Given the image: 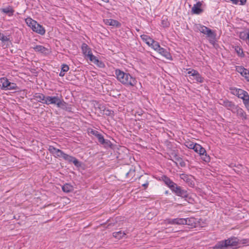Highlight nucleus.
Returning <instances> with one entry per match:
<instances>
[{"label": "nucleus", "mask_w": 249, "mask_h": 249, "mask_svg": "<svg viewBox=\"0 0 249 249\" xmlns=\"http://www.w3.org/2000/svg\"><path fill=\"white\" fill-rule=\"evenodd\" d=\"M115 77L117 80L126 87H135L137 81L135 77L132 76L130 73L116 69L115 71Z\"/></svg>", "instance_id": "nucleus-1"}, {"label": "nucleus", "mask_w": 249, "mask_h": 249, "mask_svg": "<svg viewBox=\"0 0 249 249\" xmlns=\"http://www.w3.org/2000/svg\"><path fill=\"white\" fill-rule=\"evenodd\" d=\"M82 53L85 58L89 59L90 61L100 68H104L105 64L100 61L92 53L91 49L86 43H83L81 47Z\"/></svg>", "instance_id": "nucleus-3"}, {"label": "nucleus", "mask_w": 249, "mask_h": 249, "mask_svg": "<svg viewBox=\"0 0 249 249\" xmlns=\"http://www.w3.org/2000/svg\"><path fill=\"white\" fill-rule=\"evenodd\" d=\"M104 22L107 25H109L116 27H119L121 25V24L119 21L111 18L104 19Z\"/></svg>", "instance_id": "nucleus-22"}, {"label": "nucleus", "mask_w": 249, "mask_h": 249, "mask_svg": "<svg viewBox=\"0 0 249 249\" xmlns=\"http://www.w3.org/2000/svg\"><path fill=\"white\" fill-rule=\"evenodd\" d=\"M187 74L189 75L190 79L195 80L196 82V83H201L203 82V78L197 71L191 69H187Z\"/></svg>", "instance_id": "nucleus-10"}, {"label": "nucleus", "mask_w": 249, "mask_h": 249, "mask_svg": "<svg viewBox=\"0 0 249 249\" xmlns=\"http://www.w3.org/2000/svg\"><path fill=\"white\" fill-rule=\"evenodd\" d=\"M148 184H149V182H148V181H146L145 183H144V184H143L142 185V186L143 187H144V189H146V188H147V187H148Z\"/></svg>", "instance_id": "nucleus-42"}, {"label": "nucleus", "mask_w": 249, "mask_h": 249, "mask_svg": "<svg viewBox=\"0 0 249 249\" xmlns=\"http://www.w3.org/2000/svg\"><path fill=\"white\" fill-rule=\"evenodd\" d=\"M125 235V233L122 231L114 232L113 233V236L118 239L122 238Z\"/></svg>", "instance_id": "nucleus-33"}, {"label": "nucleus", "mask_w": 249, "mask_h": 249, "mask_svg": "<svg viewBox=\"0 0 249 249\" xmlns=\"http://www.w3.org/2000/svg\"><path fill=\"white\" fill-rule=\"evenodd\" d=\"M25 22L33 32L40 35H45L46 30L44 27L38 23L36 21L29 17L25 19Z\"/></svg>", "instance_id": "nucleus-4"}, {"label": "nucleus", "mask_w": 249, "mask_h": 249, "mask_svg": "<svg viewBox=\"0 0 249 249\" xmlns=\"http://www.w3.org/2000/svg\"><path fill=\"white\" fill-rule=\"evenodd\" d=\"M48 150L56 158H62L65 160L69 162H72L77 167L81 166L80 162L75 157L65 153L62 150L57 149L53 146L50 145L48 147Z\"/></svg>", "instance_id": "nucleus-2"}, {"label": "nucleus", "mask_w": 249, "mask_h": 249, "mask_svg": "<svg viewBox=\"0 0 249 249\" xmlns=\"http://www.w3.org/2000/svg\"><path fill=\"white\" fill-rule=\"evenodd\" d=\"M44 104L47 105L56 104L58 107H63L66 103L58 96H46Z\"/></svg>", "instance_id": "nucleus-6"}, {"label": "nucleus", "mask_w": 249, "mask_h": 249, "mask_svg": "<svg viewBox=\"0 0 249 249\" xmlns=\"http://www.w3.org/2000/svg\"><path fill=\"white\" fill-rule=\"evenodd\" d=\"M202 1H198L196 4H194L192 9V11L194 14H200L203 12L201 8Z\"/></svg>", "instance_id": "nucleus-21"}, {"label": "nucleus", "mask_w": 249, "mask_h": 249, "mask_svg": "<svg viewBox=\"0 0 249 249\" xmlns=\"http://www.w3.org/2000/svg\"><path fill=\"white\" fill-rule=\"evenodd\" d=\"M35 99L38 102L44 104L46 96L42 93H36L34 95Z\"/></svg>", "instance_id": "nucleus-28"}, {"label": "nucleus", "mask_w": 249, "mask_h": 249, "mask_svg": "<svg viewBox=\"0 0 249 249\" xmlns=\"http://www.w3.org/2000/svg\"><path fill=\"white\" fill-rule=\"evenodd\" d=\"M149 47H151L153 49H154L156 52H158L159 50L160 49L161 47L159 44V42L157 41H156L153 40V42H152L151 45L149 46Z\"/></svg>", "instance_id": "nucleus-30"}, {"label": "nucleus", "mask_w": 249, "mask_h": 249, "mask_svg": "<svg viewBox=\"0 0 249 249\" xmlns=\"http://www.w3.org/2000/svg\"><path fill=\"white\" fill-rule=\"evenodd\" d=\"M161 179L172 191L177 185L176 183L174 182L171 179H170L169 178L166 176H162L161 177Z\"/></svg>", "instance_id": "nucleus-18"}, {"label": "nucleus", "mask_w": 249, "mask_h": 249, "mask_svg": "<svg viewBox=\"0 0 249 249\" xmlns=\"http://www.w3.org/2000/svg\"><path fill=\"white\" fill-rule=\"evenodd\" d=\"M141 38L149 46L151 45L152 42H153V39L146 35H141Z\"/></svg>", "instance_id": "nucleus-26"}, {"label": "nucleus", "mask_w": 249, "mask_h": 249, "mask_svg": "<svg viewBox=\"0 0 249 249\" xmlns=\"http://www.w3.org/2000/svg\"><path fill=\"white\" fill-rule=\"evenodd\" d=\"M0 86L3 90H17L18 88L16 84L10 82L6 77L0 78Z\"/></svg>", "instance_id": "nucleus-7"}, {"label": "nucleus", "mask_w": 249, "mask_h": 249, "mask_svg": "<svg viewBox=\"0 0 249 249\" xmlns=\"http://www.w3.org/2000/svg\"><path fill=\"white\" fill-rule=\"evenodd\" d=\"M230 0L234 4H237L238 3V0Z\"/></svg>", "instance_id": "nucleus-43"}, {"label": "nucleus", "mask_w": 249, "mask_h": 249, "mask_svg": "<svg viewBox=\"0 0 249 249\" xmlns=\"http://www.w3.org/2000/svg\"><path fill=\"white\" fill-rule=\"evenodd\" d=\"M247 1V0H240V4L241 5H244Z\"/></svg>", "instance_id": "nucleus-44"}, {"label": "nucleus", "mask_w": 249, "mask_h": 249, "mask_svg": "<svg viewBox=\"0 0 249 249\" xmlns=\"http://www.w3.org/2000/svg\"><path fill=\"white\" fill-rule=\"evenodd\" d=\"M239 36L249 46V30L240 32Z\"/></svg>", "instance_id": "nucleus-23"}, {"label": "nucleus", "mask_w": 249, "mask_h": 249, "mask_svg": "<svg viewBox=\"0 0 249 249\" xmlns=\"http://www.w3.org/2000/svg\"><path fill=\"white\" fill-rule=\"evenodd\" d=\"M184 224L190 226L191 228L195 227L196 219L194 217L185 218V222H183V225Z\"/></svg>", "instance_id": "nucleus-25"}, {"label": "nucleus", "mask_w": 249, "mask_h": 249, "mask_svg": "<svg viewBox=\"0 0 249 249\" xmlns=\"http://www.w3.org/2000/svg\"><path fill=\"white\" fill-rule=\"evenodd\" d=\"M232 112L233 113L236 114L239 118L242 119V120H245L247 118L246 113L242 108L239 107L238 106H236Z\"/></svg>", "instance_id": "nucleus-14"}, {"label": "nucleus", "mask_w": 249, "mask_h": 249, "mask_svg": "<svg viewBox=\"0 0 249 249\" xmlns=\"http://www.w3.org/2000/svg\"><path fill=\"white\" fill-rule=\"evenodd\" d=\"M227 246L224 240L219 241L217 244L213 247V249H227Z\"/></svg>", "instance_id": "nucleus-27"}, {"label": "nucleus", "mask_w": 249, "mask_h": 249, "mask_svg": "<svg viewBox=\"0 0 249 249\" xmlns=\"http://www.w3.org/2000/svg\"><path fill=\"white\" fill-rule=\"evenodd\" d=\"M102 0L105 1V2H107V0Z\"/></svg>", "instance_id": "nucleus-46"}, {"label": "nucleus", "mask_w": 249, "mask_h": 249, "mask_svg": "<svg viewBox=\"0 0 249 249\" xmlns=\"http://www.w3.org/2000/svg\"><path fill=\"white\" fill-rule=\"evenodd\" d=\"M69 70V67L66 64H63L61 67V70L63 72H67Z\"/></svg>", "instance_id": "nucleus-39"}, {"label": "nucleus", "mask_w": 249, "mask_h": 249, "mask_svg": "<svg viewBox=\"0 0 249 249\" xmlns=\"http://www.w3.org/2000/svg\"><path fill=\"white\" fill-rule=\"evenodd\" d=\"M90 133L96 137H97L98 135L99 134V133L97 131L95 130H91Z\"/></svg>", "instance_id": "nucleus-41"}, {"label": "nucleus", "mask_w": 249, "mask_h": 249, "mask_svg": "<svg viewBox=\"0 0 249 249\" xmlns=\"http://www.w3.org/2000/svg\"><path fill=\"white\" fill-rule=\"evenodd\" d=\"M188 148L193 149L196 153L202 154L205 152V148L199 144L191 141H186L184 143Z\"/></svg>", "instance_id": "nucleus-9"}, {"label": "nucleus", "mask_w": 249, "mask_h": 249, "mask_svg": "<svg viewBox=\"0 0 249 249\" xmlns=\"http://www.w3.org/2000/svg\"><path fill=\"white\" fill-rule=\"evenodd\" d=\"M235 70L245 78L248 82H249V70L240 66L235 67Z\"/></svg>", "instance_id": "nucleus-11"}, {"label": "nucleus", "mask_w": 249, "mask_h": 249, "mask_svg": "<svg viewBox=\"0 0 249 249\" xmlns=\"http://www.w3.org/2000/svg\"><path fill=\"white\" fill-rule=\"evenodd\" d=\"M9 38L7 36H5L3 34L0 33V40L3 42L8 41Z\"/></svg>", "instance_id": "nucleus-38"}, {"label": "nucleus", "mask_w": 249, "mask_h": 249, "mask_svg": "<svg viewBox=\"0 0 249 249\" xmlns=\"http://www.w3.org/2000/svg\"><path fill=\"white\" fill-rule=\"evenodd\" d=\"M33 49L36 52L45 55H47L51 52V50L49 48H46L42 45H36L34 47Z\"/></svg>", "instance_id": "nucleus-19"}, {"label": "nucleus", "mask_w": 249, "mask_h": 249, "mask_svg": "<svg viewBox=\"0 0 249 249\" xmlns=\"http://www.w3.org/2000/svg\"><path fill=\"white\" fill-rule=\"evenodd\" d=\"M180 178L184 182H185L189 186L194 187L195 185L194 181V177L191 175H186L185 174H181Z\"/></svg>", "instance_id": "nucleus-12"}, {"label": "nucleus", "mask_w": 249, "mask_h": 249, "mask_svg": "<svg viewBox=\"0 0 249 249\" xmlns=\"http://www.w3.org/2000/svg\"><path fill=\"white\" fill-rule=\"evenodd\" d=\"M62 189L64 192L69 193L73 191V187L71 184L66 183L62 187Z\"/></svg>", "instance_id": "nucleus-29"}, {"label": "nucleus", "mask_w": 249, "mask_h": 249, "mask_svg": "<svg viewBox=\"0 0 249 249\" xmlns=\"http://www.w3.org/2000/svg\"><path fill=\"white\" fill-rule=\"evenodd\" d=\"M235 51L237 53L238 56L240 57H244L245 56L243 50L241 47L239 46H236L235 47Z\"/></svg>", "instance_id": "nucleus-31"}, {"label": "nucleus", "mask_w": 249, "mask_h": 249, "mask_svg": "<svg viewBox=\"0 0 249 249\" xmlns=\"http://www.w3.org/2000/svg\"><path fill=\"white\" fill-rule=\"evenodd\" d=\"M200 156H201L202 159L206 162H209L210 161V157L207 155L206 153V151L205 149V152L203 153L202 154H198Z\"/></svg>", "instance_id": "nucleus-34"}, {"label": "nucleus", "mask_w": 249, "mask_h": 249, "mask_svg": "<svg viewBox=\"0 0 249 249\" xmlns=\"http://www.w3.org/2000/svg\"><path fill=\"white\" fill-rule=\"evenodd\" d=\"M247 110L249 111V98L243 103Z\"/></svg>", "instance_id": "nucleus-40"}, {"label": "nucleus", "mask_w": 249, "mask_h": 249, "mask_svg": "<svg viewBox=\"0 0 249 249\" xmlns=\"http://www.w3.org/2000/svg\"><path fill=\"white\" fill-rule=\"evenodd\" d=\"M230 90L231 93L241 99L243 103L249 98V93L242 89L232 88Z\"/></svg>", "instance_id": "nucleus-8"}, {"label": "nucleus", "mask_w": 249, "mask_h": 249, "mask_svg": "<svg viewBox=\"0 0 249 249\" xmlns=\"http://www.w3.org/2000/svg\"><path fill=\"white\" fill-rule=\"evenodd\" d=\"M96 137L97 138L98 141L100 143L103 144L105 143V140L102 134L99 133V134L98 135V136Z\"/></svg>", "instance_id": "nucleus-37"}, {"label": "nucleus", "mask_w": 249, "mask_h": 249, "mask_svg": "<svg viewBox=\"0 0 249 249\" xmlns=\"http://www.w3.org/2000/svg\"><path fill=\"white\" fill-rule=\"evenodd\" d=\"M196 28L200 33L206 35L207 37L208 38L211 43L213 44L214 43L216 38V33L215 31L201 24L196 25Z\"/></svg>", "instance_id": "nucleus-5"}, {"label": "nucleus", "mask_w": 249, "mask_h": 249, "mask_svg": "<svg viewBox=\"0 0 249 249\" xmlns=\"http://www.w3.org/2000/svg\"><path fill=\"white\" fill-rule=\"evenodd\" d=\"M224 241L227 247L238 246L239 248V239L236 237L232 236L226 240H224Z\"/></svg>", "instance_id": "nucleus-13"}, {"label": "nucleus", "mask_w": 249, "mask_h": 249, "mask_svg": "<svg viewBox=\"0 0 249 249\" xmlns=\"http://www.w3.org/2000/svg\"><path fill=\"white\" fill-rule=\"evenodd\" d=\"M175 161L174 162L176 163V164L177 165H178V164H179V165L181 167H184L185 166V162L183 160L180 158V157H178V156H176L175 157Z\"/></svg>", "instance_id": "nucleus-32"}, {"label": "nucleus", "mask_w": 249, "mask_h": 249, "mask_svg": "<svg viewBox=\"0 0 249 249\" xmlns=\"http://www.w3.org/2000/svg\"><path fill=\"white\" fill-rule=\"evenodd\" d=\"M244 246H249V239L245 238L239 240V248Z\"/></svg>", "instance_id": "nucleus-35"}, {"label": "nucleus", "mask_w": 249, "mask_h": 249, "mask_svg": "<svg viewBox=\"0 0 249 249\" xmlns=\"http://www.w3.org/2000/svg\"><path fill=\"white\" fill-rule=\"evenodd\" d=\"M161 25L164 28L168 27L169 26L170 23L167 18H162L161 20Z\"/></svg>", "instance_id": "nucleus-36"}, {"label": "nucleus", "mask_w": 249, "mask_h": 249, "mask_svg": "<svg viewBox=\"0 0 249 249\" xmlns=\"http://www.w3.org/2000/svg\"><path fill=\"white\" fill-rule=\"evenodd\" d=\"M65 74V72H63V71L61 70L60 72L59 73V76H61V77H63Z\"/></svg>", "instance_id": "nucleus-45"}, {"label": "nucleus", "mask_w": 249, "mask_h": 249, "mask_svg": "<svg viewBox=\"0 0 249 249\" xmlns=\"http://www.w3.org/2000/svg\"><path fill=\"white\" fill-rule=\"evenodd\" d=\"M160 54L164 56L165 58L168 60H172V57L170 53L166 49L163 48L161 47L160 49L158 52Z\"/></svg>", "instance_id": "nucleus-24"}, {"label": "nucleus", "mask_w": 249, "mask_h": 249, "mask_svg": "<svg viewBox=\"0 0 249 249\" xmlns=\"http://www.w3.org/2000/svg\"><path fill=\"white\" fill-rule=\"evenodd\" d=\"M172 192L175 193L178 196H179L184 198H187L188 197L187 191L182 190L180 186H178L177 185L173 189Z\"/></svg>", "instance_id": "nucleus-16"}, {"label": "nucleus", "mask_w": 249, "mask_h": 249, "mask_svg": "<svg viewBox=\"0 0 249 249\" xmlns=\"http://www.w3.org/2000/svg\"><path fill=\"white\" fill-rule=\"evenodd\" d=\"M220 104L223 105L228 109L230 110L231 112L233 111L236 106L233 102L228 100H221Z\"/></svg>", "instance_id": "nucleus-20"}, {"label": "nucleus", "mask_w": 249, "mask_h": 249, "mask_svg": "<svg viewBox=\"0 0 249 249\" xmlns=\"http://www.w3.org/2000/svg\"><path fill=\"white\" fill-rule=\"evenodd\" d=\"M183 222H185V218H168L164 220L165 224L172 225H183Z\"/></svg>", "instance_id": "nucleus-15"}, {"label": "nucleus", "mask_w": 249, "mask_h": 249, "mask_svg": "<svg viewBox=\"0 0 249 249\" xmlns=\"http://www.w3.org/2000/svg\"><path fill=\"white\" fill-rule=\"evenodd\" d=\"M0 11L1 13L5 14L9 17H12L15 13V10L11 5H8L0 8Z\"/></svg>", "instance_id": "nucleus-17"}]
</instances>
